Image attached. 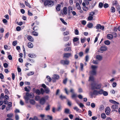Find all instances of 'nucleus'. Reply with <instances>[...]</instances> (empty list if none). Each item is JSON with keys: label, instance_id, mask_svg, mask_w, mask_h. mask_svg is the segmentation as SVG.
<instances>
[{"label": "nucleus", "instance_id": "nucleus-1", "mask_svg": "<svg viewBox=\"0 0 120 120\" xmlns=\"http://www.w3.org/2000/svg\"><path fill=\"white\" fill-rule=\"evenodd\" d=\"M109 101L114 104L112 106L111 108L114 109H117L118 108L119 103V102L112 100H110Z\"/></svg>", "mask_w": 120, "mask_h": 120}, {"label": "nucleus", "instance_id": "nucleus-2", "mask_svg": "<svg viewBox=\"0 0 120 120\" xmlns=\"http://www.w3.org/2000/svg\"><path fill=\"white\" fill-rule=\"evenodd\" d=\"M101 84H96V82L94 84H91V88L93 90L95 89H99L101 88Z\"/></svg>", "mask_w": 120, "mask_h": 120}, {"label": "nucleus", "instance_id": "nucleus-3", "mask_svg": "<svg viewBox=\"0 0 120 120\" xmlns=\"http://www.w3.org/2000/svg\"><path fill=\"white\" fill-rule=\"evenodd\" d=\"M54 1L51 0H46L44 3V5L49 7L52 6L54 4Z\"/></svg>", "mask_w": 120, "mask_h": 120}, {"label": "nucleus", "instance_id": "nucleus-4", "mask_svg": "<svg viewBox=\"0 0 120 120\" xmlns=\"http://www.w3.org/2000/svg\"><path fill=\"white\" fill-rule=\"evenodd\" d=\"M92 70L90 72V75H95L96 73V70L97 67L96 66L92 65L91 66Z\"/></svg>", "mask_w": 120, "mask_h": 120}, {"label": "nucleus", "instance_id": "nucleus-5", "mask_svg": "<svg viewBox=\"0 0 120 120\" xmlns=\"http://www.w3.org/2000/svg\"><path fill=\"white\" fill-rule=\"evenodd\" d=\"M49 98V97L48 96H46L42 98L40 100V103L42 105L44 104L46 102V100H48Z\"/></svg>", "mask_w": 120, "mask_h": 120}, {"label": "nucleus", "instance_id": "nucleus-6", "mask_svg": "<svg viewBox=\"0 0 120 120\" xmlns=\"http://www.w3.org/2000/svg\"><path fill=\"white\" fill-rule=\"evenodd\" d=\"M107 49V47L105 45H103L101 46L99 50V52L101 53H102L104 51H106Z\"/></svg>", "mask_w": 120, "mask_h": 120}, {"label": "nucleus", "instance_id": "nucleus-7", "mask_svg": "<svg viewBox=\"0 0 120 120\" xmlns=\"http://www.w3.org/2000/svg\"><path fill=\"white\" fill-rule=\"evenodd\" d=\"M60 62L62 64L64 65H68L69 64L70 62L68 60H62L60 61Z\"/></svg>", "mask_w": 120, "mask_h": 120}, {"label": "nucleus", "instance_id": "nucleus-8", "mask_svg": "<svg viewBox=\"0 0 120 120\" xmlns=\"http://www.w3.org/2000/svg\"><path fill=\"white\" fill-rule=\"evenodd\" d=\"M72 56V55L70 53H65L64 54V57L68 58Z\"/></svg>", "mask_w": 120, "mask_h": 120}, {"label": "nucleus", "instance_id": "nucleus-9", "mask_svg": "<svg viewBox=\"0 0 120 120\" xmlns=\"http://www.w3.org/2000/svg\"><path fill=\"white\" fill-rule=\"evenodd\" d=\"M89 81H91L92 82L91 84H94L96 82L94 80V77L91 75H90Z\"/></svg>", "mask_w": 120, "mask_h": 120}, {"label": "nucleus", "instance_id": "nucleus-10", "mask_svg": "<svg viewBox=\"0 0 120 120\" xmlns=\"http://www.w3.org/2000/svg\"><path fill=\"white\" fill-rule=\"evenodd\" d=\"M111 110L110 108L109 107H107L105 109V112L106 115H109L110 112Z\"/></svg>", "mask_w": 120, "mask_h": 120}, {"label": "nucleus", "instance_id": "nucleus-11", "mask_svg": "<svg viewBox=\"0 0 120 120\" xmlns=\"http://www.w3.org/2000/svg\"><path fill=\"white\" fill-rule=\"evenodd\" d=\"M98 12V11L97 10H95L93 11H91L89 13V16H93L94 15H96V13H97Z\"/></svg>", "mask_w": 120, "mask_h": 120}, {"label": "nucleus", "instance_id": "nucleus-12", "mask_svg": "<svg viewBox=\"0 0 120 120\" xmlns=\"http://www.w3.org/2000/svg\"><path fill=\"white\" fill-rule=\"evenodd\" d=\"M29 93L27 92L26 94V96L24 97L26 101H28L29 99L30 98V95Z\"/></svg>", "mask_w": 120, "mask_h": 120}, {"label": "nucleus", "instance_id": "nucleus-13", "mask_svg": "<svg viewBox=\"0 0 120 120\" xmlns=\"http://www.w3.org/2000/svg\"><path fill=\"white\" fill-rule=\"evenodd\" d=\"M27 39L30 41L33 42L34 41V39L31 36H28L27 37Z\"/></svg>", "mask_w": 120, "mask_h": 120}, {"label": "nucleus", "instance_id": "nucleus-14", "mask_svg": "<svg viewBox=\"0 0 120 120\" xmlns=\"http://www.w3.org/2000/svg\"><path fill=\"white\" fill-rule=\"evenodd\" d=\"M54 78L52 79H54L56 80H58L60 78L59 75L57 74H54L53 75Z\"/></svg>", "mask_w": 120, "mask_h": 120}, {"label": "nucleus", "instance_id": "nucleus-15", "mask_svg": "<svg viewBox=\"0 0 120 120\" xmlns=\"http://www.w3.org/2000/svg\"><path fill=\"white\" fill-rule=\"evenodd\" d=\"M61 5L60 4H57L56 7V10L58 11H59L60 10Z\"/></svg>", "mask_w": 120, "mask_h": 120}, {"label": "nucleus", "instance_id": "nucleus-16", "mask_svg": "<svg viewBox=\"0 0 120 120\" xmlns=\"http://www.w3.org/2000/svg\"><path fill=\"white\" fill-rule=\"evenodd\" d=\"M79 38H74L73 39V41L74 42L78 41V42H77V45H78L79 44V41H78L79 40Z\"/></svg>", "mask_w": 120, "mask_h": 120}, {"label": "nucleus", "instance_id": "nucleus-17", "mask_svg": "<svg viewBox=\"0 0 120 120\" xmlns=\"http://www.w3.org/2000/svg\"><path fill=\"white\" fill-rule=\"evenodd\" d=\"M96 58L99 60H101L102 59V56L100 55H98L96 56Z\"/></svg>", "mask_w": 120, "mask_h": 120}, {"label": "nucleus", "instance_id": "nucleus-18", "mask_svg": "<svg viewBox=\"0 0 120 120\" xmlns=\"http://www.w3.org/2000/svg\"><path fill=\"white\" fill-rule=\"evenodd\" d=\"M76 6L77 9H81V6L79 3H76Z\"/></svg>", "mask_w": 120, "mask_h": 120}, {"label": "nucleus", "instance_id": "nucleus-19", "mask_svg": "<svg viewBox=\"0 0 120 120\" xmlns=\"http://www.w3.org/2000/svg\"><path fill=\"white\" fill-rule=\"evenodd\" d=\"M28 56L31 58H35L36 57V56L34 54H29L28 55Z\"/></svg>", "mask_w": 120, "mask_h": 120}, {"label": "nucleus", "instance_id": "nucleus-20", "mask_svg": "<svg viewBox=\"0 0 120 120\" xmlns=\"http://www.w3.org/2000/svg\"><path fill=\"white\" fill-rule=\"evenodd\" d=\"M28 46L30 48H32L33 47V44L30 42H29L28 44Z\"/></svg>", "mask_w": 120, "mask_h": 120}, {"label": "nucleus", "instance_id": "nucleus-21", "mask_svg": "<svg viewBox=\"0 0 120 120\" xmlns=\"http://www.w3.org/2000/svg\"><path fill=\"white\" fill-rule=\"evenodd\" d=\"M94 91H93L92 94V95H97L98 94V91H97L94 90H93Z\"/></svg>", "mask_w": 120, "mask_h": 120}, {"label": "nucleus", "instance_id": "nucleus-22", "mask_svg": "<svg viewBox=\"0 0 120 120\" xmlns=\"http://www.w3.org/2000/svg\"><path fill=\"white\" fill-rule=\"evenodd\" d=\"M107 37L108 39H111L113 38V36L112 34H109L107 35Z\"/></svg>", "mask_w": 120, "mask_h": 120}, {"label": "nucleus", "instance_id": "nucleus-23", "mask_svg": "<svg viewBox=\"0 0 120 120\" xmlns=\"http://www.w3.org/2000/svg\"><path fill=\"white\" fill-rule=\"evenodd\" d=\"M63 12L65 15H66L67 14V8L66 7H64L63 9Z\"/></svg>", "mask_w": 120, "mask_h": 120}, {"label": "nucleus", "instance_id": "nucleus-24", "mask_svg": "<svg viewBox=\"0 0 120 120\" xmlns=\"http://www.w3.org/2000/svg\"><path fill=\"white\" fill-rule=\"evenodd\" d=\"M93 24L91 23H89L87 25V26L89 28H92L93 27Z\"/></svg>", "mask_w": 120, "mask_h": 120}, {"label": "nucleus", "instance_id": "nucleus-25", "mask_svg": "<svg viewBox=\"0 0 120 120\" xmlns=\"http://www.w3.org/2000/svg\"><path fill=\"white\" fill-rule=\"evenodd\" d=\"M71 50V48L70 47H66L64 49V51H70Z\"/></svg>", "mask_w": 120, "mask_h": 120}, {"label": "nucleus", "instance_id": "nucleus-26", "mask_svg": "<svg viewBox=\"0 0 120 120\" xmlns=\"http://www.w3.org/2000/svg\"><path fill=\"white\" fill-rule=\"evenodd\" d=\"M62 109V106L60 105L58 107L57 109H56V110L58 111H60Z\"/></svg>", "mask_w": 120, "mask_h": 120}, {"label": "nucleus", "instance_id": "nucleus-27", "mask_svg": "<svg viewBox=\"0 0 120 120\" xmlns=\"http://www.w3.org/2000/svg\"><path fill=\"white\" fill-rule=\"evenodd\" d=\"M104 43L105 44L108 45L110 44V42L108 40L105 41H104Z\"/></svg>", "mask_w": 120, "mask_h": 120}, {"label": "nucleus", "instance_id": "nucleus-28", "mask_svg": "<svg viewBox=\"0 0 120 120\" xmlns=\"http://www.w3.org/2000/svg\"><path fill=\"white\" fill-rule=\"evenodd\" d=\"M35 93L38 95H40L41 94V92L40 90L38 89L36 90Z\"/></svg>", "mask_w": 120, "mask_h": 120}, {"label": "nucleus", "instance_id": "nucleus-29", "mask_svg": "<svg viewBox=\"0 0 120 120\" xmlns=\"http://www.w3.org/2000/svg\"><path fill=\"white\" fill-rule=\"evenodd\" d=\"M77 104L82 109L84 107V105L82 103H77Z\"/></svg>", "mask_w": 120, "mask_h": 120}, {"label": "nucleus", "instance_id": "nucleus-30", "mask_svg": "<svg viewBox=\"0 0 120 120\" xmlns=\"http://www.w3.org/2000/svg\"><path fill=\"white\" fill-rule=\"evenodd\" d=\"M29 120H38V119L37 117L35 116L33 118L31 117L30 118Z\"/></svg>", "mask_w": 120, "mask_h": 120}, {"label": "nucleus", "instance_id": "nucleus-31", "mask_svg": "<svg viewBox=\"0 0 120 120\" xmlns=\"http://www.w3.org/2000/svg\"><path fill=\"white\" fill-rule=\"evenodd\" d=\"M113 5L116 6L118 5V2L116 0H115L113 2Z\"/></svg>", "mask_w": 120, "mask_h": 120}, {"label": "nucleus", "instance_id": "nucleus-32", "mask_svg": "<svg viewBox=\"0 0 120 120\" xmlns=\"http://www.w3.org/2000/svg\"><path fill=\"white\" fill-rule=\"evenodd\" d=\"M111 11L112 13H114L115 11V9L114 7H111Z\"/></svg>", "mask_w": 120, "mask_h": 120}, {"label": "nucleus", "instance_id": "nucleus-33", "mask_svg": "<svg viewBox=\"0 0 120 120\" xmlns=\"http://www.w3.org/2000/svg\"><path fill=\"white\" fill-rule=\"evenodd\" d=\"M34 74V72L33 71H31L27 73V75L28 76H30V75H33Z\"/></svg>", "mask_w": 120, "mask_h": 120}, {"label": "nucleus", "instance_id": "nucleus-34", "mask_svg": "<svg viewBox=\"0 0 120 120\" xmlns=\"http://www.w3.org/2000/svg\"><path fill=\"white\" fill-rule=\"evenodd\" d=\"M101 118L103 119H105L106 118V116L105 113H102L101 115Z\"/></svg>", "mask_w": 120, "mask_h": 120}, {"label": "nucleus", "instance_id": "nucleus-35", "mask_svg": "<svg viewBox=\"0 0 120 120\" xmlns=\"http://www.w3.org/2000/svg\"><path fill=\"white\" fill-rule=\"evenodd\" d=\"M60 20L62 22L64 25H67V23L64 21V20L62 18H60Z\"/></svg>", "mask_w": 120, "mask_h": 120}, {"label": "nucleus", "instance_id": "nucleus-36", "mask_svg": "<svg viewBox=\"0 0 120 120\" xmlns=\"http://www.w3.org/2000/svg\"><path fill=\"white\" fill-rule=\"evenodd\" d=\"M45 91L46 93L48 94L50 92V90L48 88H47L45 89Z\"/></svg>", "mask_w": 120, "mask_h": 120}, {"label": "nucleus", "instance_id": "nucleus-37", "mask_svg": "<svg viewBox=\"0 0 120 120\" xmlns=\"http://www.w3.org/2000/svg\"><path fill=\"white\" fill-rule=\"evenodd\" d=\"M32 34L33 35L36 36H37L38 35V34L37 32L34 31H33L32 32Z\"/></svg>", "mask_w": 120, "mask_h": 120}, {"label": "nucleus", "instance_id": "nucleus-38", "mask_svg": "<svg viewBox=\"0 0 120 120\" xmlns=\"http://www.w3.org/2000/svg\"><path fill=\"white\" fill-rule=\"evenodd\" d=\"M30 102L31 104L34 105L35 103V101L33 99H31L30 100Z\"/></svg>", "mask_w": 120, "mask_h": 120}, {"label": "nucleus", "instance_id": "nucleus-39", "mask_svg": "<svg viewBox=\"0 0 120 120\" xmlns=\"http://www.w3.org/2000/svg\"><path fill=\"white\" fill-rule=\"evenodd\" d=\"M46 78L47 79V80L49 82H50L52 80L51 79L50 77L48 75L46 76Z\"/></svg>", "mask_w": 120, "mask_h": 120}, {"label": "nucleus", "instance_id": "nucleus-40", "mask_svg": "<svg viewBox=\"0 0 120 120\" xmlns=\"http://www.w3.org/2000/svg\"><path fill=\"white\" fill-rule=\"evenodd\" d=\"M13 115V114L12 113H10L7 115V117L9 118H11L12 117Z\"/></svg>", "mask_w": 120, "mask_h": 120}, {"label": "nucleus", "instance_id": "nucleus-41", "mask_svg": "<svg viewBox=\"0 0 120 120\" xmlns=\"http://www.w3.org/2000/svg\"><path fill=\"white\" fill-rule=\"evenodd\" d=\"M60 98L62 100L63 99H66V97L65 96H64L62 95H60Z\"/></svg>", "mask_w": 120, "mask_h": 120}, {"label": "nucleus", "instance_id": "nucleus-42", "mask_svg": "<svg viewBox=\"0 0 120 120\" xmlns=\"http://www.w3.org/2000/svg\"><path fill=\"white\" fill-rule=\"evenodd\" d=\"M73 10L71 6H69L68 8V11L70 12V11H72Z\"/></svg>", "mask_w": 120, "mask_h": 120}, {"label": "nucleus", "instance_id": "nucleus-43", "mask_svg": "<svg viewBox=\"0 0 120 120\" xmlns=\"http://www.w3.org/2000/svg\"><path fill=\"white\" fill-rule=\"evenodd\" d=\"M69 110L68 109H65L64 112L66 114L69 113Z\"/></svg>", "mask_w": 120, "mask_h": 120}, {"label": "nucleus", "instance_id": "nucleus-44", "mask_svg": "<svg viewBox=\"0 0 120 120\" xmlns=\"http://www.w3.org/2000/svg\"><path fill=\"white\" fill-rule=\"evenodd\" d=\"M25 3L26 6H27L29 8H30V5L29 3H28L26 1H25Z\"/></svg>", "mask_w": 120, "mask_h": 120}, {"label": "nucleus", "instance_id": "nucleus-45", "mask_svg": "<svg viewBox=\"0 0 120 120\" xmlns=\"http://www.w3.org/2000/svg\"><path fill=\"white\" fill-rule=\"evenodd\" d=\"M40 97L38 95L36 96H35V99L37 101H38L40 99Z\"/></svg>", "mask_w": 120, "mask_h": 120}, {"label": "nucleus", "instance_id": "nucleus-46", "mask_svg": "<svg viewBox=\"0 0 120 120\" xmlns=\"http://www.w3.org/2000/svg\"><path fill=\"white\" fill-rule=\"evenodd\" d=\"M103 6V4L101 2H100L99 4V8H102Z\"/></svg>", "mask_w": 120, "mask_h": 120}, {"label": "nucleus", "instance_id": "nucleus-47", "mask_svg": "<svg viewBox=\"0 0 120 120\" xmlns=\"http://www.w3.org/2000/svg\"><path fill=\"white\" fill-rule=\"evenodd\" d=\"M93 19V16H89L88 18V20H92Z\"/></svg>", "mask_w": 120, "mask_h": 120}, {"label": "nucleus", "instance_id": "nucleus-48", "mask_svg": "<svg viewBox=\"0 0 120 120\" xmlns=\"http://www.w3.org/2000/svg\"><path fill=\"white\" fill-rule=\"evenodd\" d=\"M96 4V2H95L94 3V4H93V5H92V4L91 5V6H90V8H92V9L93 8H94V6Z\"/></svg>", "mask_w": 120, "mask_h": 120}, {"label": "nucleus", "instance_id": "nucleus-49", "mask_svg": "<svg viewBox=\"0 0 120 120\" xmlns=\"http://www.w3.org/2000/svg\"><path fill=\"white\" fill-rule=\"evenodd\" d=\"M75 34L78 35L79 34V31L77 29H75Z\"/></svg>", "mask_w": 120, "mask_h": 120}, {"label": "nucleus", "instance_id": "nucleus-50", "mask_svg": "<svg viewBox=\"0 0 120 120\" xmlns=\"http://www.w3.org/2000/svg\"><path fill=\"white\" fill-rule=\"evenodd\" d=\"M103 91V90L102 89H101L100 90L98 91V94H102Z\"/></svg>", "mask_w": 120, "mask_h": 120}, {"label": "nucleus", "instance_id": "nucleus-51", "mask_svg": "<svg viewBox=\"0 0 120 120\" xmlns=\"http://www.w3.org/2000/svg\"><path fill=\"white\" fill-rule=\"evenodd\" d=\"M69 37L68 36L67 37H64V40L65 41H67L69 40Z\"/></svg>", "mask_w": 120, "mask_h": 120}, {"label": "nucleus", "instance_id": "nucleus-52", "mask_svg": "<svg viewBox=\"0 0 120 120\" xmlns=\"http://www.w3.org/2000/svg\"><path fill=\"white\" fill-rule=\"evenodd\" d=\"M101 25L100 24H98L96 26V28L98 29H99L100 28Z\"/></svg>", "mask_w": 120, "mask_h": 120}, {"label": "nucleus", "instance_id": "nucleus-53", "mask_svg": "<svg viewBox=\"0 0 120 120\" xmlns=\"http://www.w3.org/2000/svg\"><path fill=\"white\" fill-rule=\"evenodd\" d=\"M103 94L105 96H106L108 95V93L106 91H103Z\"/></svg>", "mask_w": 120, "mask_h": 120}, {"label": "nucleus", "instance_id": "nucleus-54", "mask_svg": "<svg viewBox=\"0 0 120 120\" xmlns=\"http://www.w3.org/2000/svg\"><path fill=\"white\" fill-rule=\"evenodd\" d=\"M77 112L79 111V109L76 106H75L73 108Z\"/></svg>", "mask_w": 120, "mask_h": 120}, {"label": "nucleus", "instance_id": "nucleus-55", "mask_svg": "<svg viewBox=\"0 0 120 120\" xmlns=\"http://www.w3.org/2000/svg\"><path fill=\"white\" fill-rule=\"evenodd\" d=\"M80 68L81 71H82L83 69V65L82 63H80Z\"/></svg>", "mask_w": 120, "mask_h": 120}, {"label": "nucleus", "instance_id": "nucleus-56", "mask_svg": "<svg viewBox=\"0 0 120 120\" xmlns=\"http://www.w3.org/2000/svg\"><path fill=\"white\" fill-rule=\"evenodd\" d=\"M77 96L76 94L75 93L72 94L71 96V97L72 98H75Z\"/></svg>", "mask_w": 120, "mask_h": 120}, {"label": "nucleus", "instance_id": "nucleus-57", "mask_svg": "<svg viewBox=\"0 0 120 120\" xmlns=\"http://www.w3.org/2000/svg\"><path fill=\"white\" fill-rule=\"evenodd\" d=\"M89 59V56L87 55L85 56V61L86 62H88Z\"/></svg>", "mask_w": 120, "mask_h": 120}, {"label": "nucleus", "instance_id": "nucleus-58", "mask_svg": "<svg viewBox=\"0 0 120 120\" xmlns=\"http://www.w3.org/2000/svg\"><path fill=\"white\" fill-rule=\"evenodd\" d=\"M79 56L80 57H82L83 55V53L82 52H80L79 53Z\"/></svg>", "mask_w": 120, "mask_h": 120}, {"label": "nucleus", "instance_id": "nucleus-59", "mask_svg": "<svg viewBox=\"0 0 120 120\" xmlns=\"http://www.w3.org/2000/svg\"><path fill=\"white\" fill-rule=\"evenodd\" d=\"M82 24L83 25H85L86 23V21L84 20H83L81 21V22Z\"/></svg>", "mask_w": 120, "mask_h": 120}, {"label": "nucleus", "instance_id": "nucleus-60", "mask_svg": "<svg viewBox=\"0 0 120 120\" xmlns=\"http://www.w3.org/2000/svg\"><path fill=\"white\" fill-rule=\"evenodd\" d=\"M69 31H67L66 32H64L63 33V34L64 35H67L69 34Z\"/></svg>", "mask_w": 120, "mask_h": 120}, {"label": "nucleus", "instance_id": "nucleus-61", "mask_svg": "<svg viewBox=\"0 0 120 120\" xmlns=\"http://www.w3.org/2000/svg\"><path fill=\"white\" fill-rule=\"evenodd\" d=\"M82 8L83 10L85 11H86L88 9L87 8L86 6H83L82 7Z\"/></svg>", "mask_w": 120, "mask_h": 120}, {"label": "nucleus", "instance_id": "nucleus-62", "mask_svg": "<svg viewBox=\"0 0 120 120\" xmlns=\"http://www.w3.org/2000/svg\"><path fill=\"white\" fill-rule=\"evenodd\" d=\"M89 49H90V48H86V49H85V52L86 53H88L89 51Z\"/></svg>", "mask_w": 120, "mask_h": 120}, {"label": "nucleus", "instance_id": "nucleus-63", "mask_svg": "<svg viewBox=\"0 0 120 120\" xmlns=\"http://www.w3.org/2000/svg\"><path fill=\"white\" fill-rule=\"evenodd\" d=\"M9 35V33H7L6 34L4 38L5 39H6L8 38V36Z\"/></svg>", "mask_w": 120, "mask_h": 120}, {"label": "nucleus", "instance_id": "nucleus-64", "mask_svg": "<svg viewBox=\"0 0 120 120\" xmlns=\"http://www.w3.org/2000/svg\"><path fill=\"white\" fill-rule=\"evenodd\" d=\"M104 7L105 8H108L109 7L108 4L107 3H105L103 5Z\"/></svg>", "mask_w": 120, "mask_h": 120}]
</instances>
